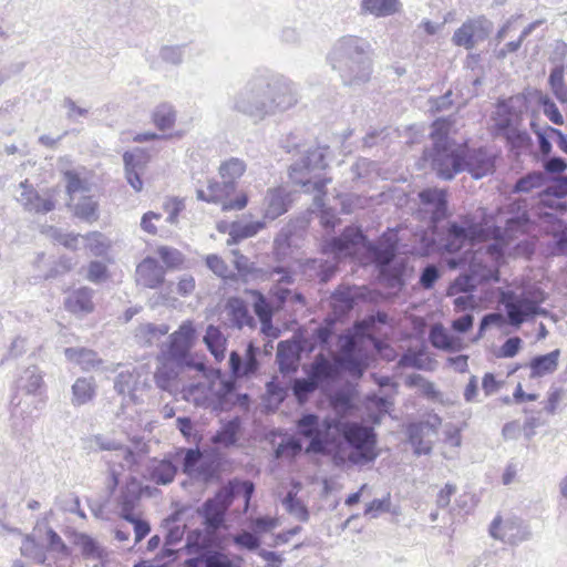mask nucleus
<instances>
[{"label": "nucleus", "mask_w": 567, "mask_h": 567, "mask_svg": "<svg viewBox=\"0 0 567 567\" xmlns=\"http://www.w3.org/2000/svg\"><path fill=\"white\" fill-rule=\"evenodd\" d=\"M451 122L439 118L432 125V148L424 152V159L437 176L450 181L456 174L468 172L478 179L493 171L492 157L483 148H470L466 144H458L450 137Z\"/></svg>", "instance_id": "3"}, {"label": "nucleus", "mask_w": 567, "mask_h": 567, "mask_svg": "<svg viewBox=\"0 0 567 567\" xmlns=\"http://www.w3.org/2000/svg\"><path fill=\"white\" fill-rule=\"evenodd\" d=\"M528 225V218L525 214L508 218L505 224L504 234L512 238L518 233H524Z\"/></svg>", "instance_id": "63"}, {"label": "nucleus", "mask_w": 567, "mask_h": 567, "mask_svg": "<svg viewBox=\"0 0 567 567\" xmlns=\"http://www.w3.org/2000/svg\"><path fill=\"white\" fill-rule=\"evenodd\" d=\"M289 207V195L282 187L269 188L264 197L262 214L265 219L275 220Z\"/></svg>", "instance_id": "18"}, {"label": "nucleus", "mask_w": 567, "mask_h": 567, "mask_svg": "<svg viewBox=\"0 0 567 567\" xmlns=\"http://www.w3.org/2000/svg\"><path fill=\"white\" fill-rule=\"evenodd\" d=\"M236 185L230 182L209 181L206 189H197V198L207 203L218 204L223 212L241 210L248 204V195L245 192L235 194Z\"/></svg>", "instance_id": "12"}, {"label": "nucleus", "mask_w": 567, "mask_h": 567, "mask_svg": "<svg viewBox=\"0 0 567 567\" xmlns=\"http://www.w3.org/2000/svg\"><path fill=\"white\" fill-rule=\"evenodd\" d=\"M327 147L313 146L305 150L296 159L289 172V177L295 185L300 186L306 194L313 195V207L318 209L317 217L322 227L332 229L339 223L334 210L327 208L323 203L326 186L331 178L322 176L321 172L327 167Z\"/></svg>", "instance_id": "5"}, {"label": "nucleus", "mask_w": 567, "mask_h": 567, "mask_svg": "<svg viewBox=\"0 0 567 567\" xmlns=\"http://www.w3.org/2000/svg\"><path fill=\"white\" fill-rule=\"evenodd\" d=\"M282 504L286 508V511L295 516L297 519L301 522H307L309 519V512L306 505L296 497V494L292 492H289L285 499L282 501Z\"/></svg>", "instance_id": "50"}, {"label": "nucleus", "mask_w": 567, "mask_h": 567, "mask_svg": "<svg viewBox=\"0 0 567 567\" xmlns=\"http://www.w3.org/2000/svg\"><path fill=\"white\" fill-rule=\"evenodd\" d=\"M185 365H177V363L163 359L162 364L157 368L154 380L156 385L168 393H174L178 390V375Z\"/></svg>", "instance_id": "20"}, {"label": "nucleus", "mask_w": 567, "mask_h": 567, "mask_svg": "<svg viewBox=\"0 0 567 567\" xmlns=\"http://www.w3.org/2000/svg\"><path fill=\"white\" fill-rule=\"evenodd\" d=\"M297 103V87L290 80L278 74L258 73L233 95L230 109L259 123Z\"/></svg>", "instance_id": "4"}, {"label": "nucleus", "mask_w": 567, "mask_h": 567, "mask_svg": "<svg viewBox=\"0 0 567 567\" xmlns=\"http://www.w3.org/2000/svg\"><path fill=\"white\" fill-rule=\"evenodd\" d=\"M399 0H361L360 11L377 18L389 17L398 12Z\"/></svg>", "instance_id": "29"}, {"label": "nucleus", "mask_w": 567, "mask_h": 567, "mask_svg": "<svg viewBox=\"0 0 567 567\" xmlns=\"http://www.w3.org/2000/svg\"><path fill=\"white\" fill-rule=\"evenodd\" d=\"M226 342L227 340L218 327L214 324L207 327L204 343L218 362L225 359Z\"/></svg>", "instance_id": "31"}, {"label": "nucleus", "mask_w": 567, "mask_h": 567, "mask_svg": "<svg viewBox=\"0 0 567 567\" xmlns=\"http://www.w3.org/2000/svg\"><path fill=\"white\" fill-rule=\"evenodd\" d=\"M218 473V463L214 457L203 456L192 478L209 482Z\"/></svg>", "instance_id": "49"}, {"label": "nucleus", "mask_w": 567, "mask_h": 567, "mask_svg": "<svg viewBox=\"0 0 567 567\" xmlns=\"http://www.w3.org/2000/svg\"><path fill=\"white\" fill-rule=\"evenodd\" d=\"M148 471L152 482L158 485H167L174 481L177 466L169 460L154 461Z\"/></svg>", "instance_id": "30"}, {"label": "nucleus", "mask_w": 567, "mask_h": 567, "mask_svg": "<svg viewBox=\"0 0 567 567\" xmlns=\"http://www.w3.org/2000/svg\"><path fill=\"white\" fill-rule=\"evenodd\" d=\"M504 138L511 144L513 148L526 150L532 145V138L525 130H520L519 126L509 131Z\"/></svg>", "instance_id": "57"}, {"label": "nucleus", "mask_w": 567, "mask_h": 567, "mask_svg": "<svg viewBox=\"0 0 567 567\" xmlns=\"http://www.w3.org/2000/svg\"><path fill=\"white\" fill-rule=\"evenodd\" d=\"M163 266L152 257H146L136 267V282L150 289L158 288L164 281Z\"/></svg>", "instance_id": "16"}, {"label": "nucleus", "mask_w": 567, "mask_h": 567, "mask_svg": "<svg viewBox=\"0 0 567 567\" xmlns=\"http://www.w3.org/2000/svg\"><path fill=\"white\" fill-rule=\"evenodd\" d=\"M64 355L69 362L79 365L83 371L95 370L102 364L97 353L86 348H65Z\"/></svg>", "instance_id": "22"}, {"label": "nucleus", "mask_w": 567, "mask_h": 567, "mask_svg": "<svg viewBox=\"0 0 567 567\" xmlns=\"http://www.w3.org/2000/svg\"><path fill=\"white\" fill-rule=\"evenodd\" d=\"M369 48L365 40L354 35L342 37L334 43L329 61L344 85L361 86L370 80L372 61Z\"/></svg>", "instance_id": "6"}, {"label": "nucleus", "mask_w": 567, "mask_h": 567, "mask_svg": "<svg viewBox=\"0 0 567 567\" xmlns=\"http://www.w3.org/2000/svg\"><path fill=\"white\" fill-rule=\"evenodd\" d=\"M226 509L220 508L216 503L206 501L204 504V522L209 533L216 530L223 525Z\"/></svg>", "instance_id": "41"}, {"label": "nucleus", "mask_w": 567, "mask_h": 567, "mask_svg": "<svg viewBox=\"0 0 567 567\" xmlns=\"http://www.w3.org/2000/svg\"><path fill=\"white\" fill-rule=\"evenodd\" d=\"M240 429V421L236 417L228 421L215 435L214 441L216 443L229 446L236 443L237 434Z\"/></svg>", "instance_id": "47"}, {"label": "nucleus", "mask_w": 567, "mask_h": 567, "mask_svg": "<svg viewBox=\"0 0 567 567\" xmlns=\"http://www.w3.org/2000/svg\"><path fill=\"white\" fill-rule=\"evenodd\" d=\"M254 491L255 486L251 482L233 480L226 486L220 488L216 496L210 501L216 503L220 508L227 511L236 497L243 496L245 501V508L247 509Z\"/></svg>", "instance_id": "15"}, {"label": "nucleus", "mask_w": 567, "mask_h": 567, "mask_svg": "<svg viewBox=\"0 0 567 567\" xmlns=\"http://www.w3.org/2000/svg\"><path fill=\"white\" fill-rule=\"evenodd\" d=\"M545 182V176L542 173H532L519 178L515 185V192L528 193L534 188H539Z\"/></svg>", "instance_id": "58"}, {"label": "nucleus", "mask_w": 567, "mask_h": 567, "mask_svg": "<svg viewBox=\"0 0 567 567\" xmlns=\"http://www.w3.org/2000/svg\"><path fill=\"white\" fill-rule=\"evenodd\" d=\"M422 429L413 425L409 429L410 443L414 449L416 455H427L432 452L431 441H425L422 435Z\"/></svg>", "instance_id": "51"}, {"label": "nucleus", "mask_w": 567, "mask_h": 567, "mask_svg": "<svg viewBox=\"0 0 567 567\" xmlns=\"http://www.w3.org/2000/svg\"><path fill=\"white\" fill-rule=\"evenodd\" d=\"M539 24L538 21L536 22H533L530 23L529 25H527L520 33L519 38L517 41H511L508 43L505 44L504 48H502L498 52H497V58L498 59H505L506 55L508 53H513V52H516L520 45H522V42L533 32V30Z\"/></svg>", "instance_id": "62"}, {"label": "nucleus", "mask_w": 567, "mask_h": 567, "mask_svg": "<svg viewBox=\"0 0 567 567\" xmlns=\"http://www.w3.org/2000/svg\"><path fill=\"white\" fill-rule=\"evenodd\" d=\"M137 378L134 373L130 371H122L117 374L115 382H114V389L118 394L122 395H128L130 400L135 401V384H136Z\"/></svg>", "instance_id": "46"}, {"label": "nucleus", "mask_w": 567, "mask_h": 567, "mask_svg": "<svg viewBox=\"0 0 567 567\" xmlns=\"http://www.w3.org/2000/svg\"><path fill=\"white\" fill-rule=\"evenodd\" d=\"M266 226L264 220L250 221L246 224L234 223L230 227L228 245L236 244L239 240L249 238L258 234Z\"/></svg>", "instance_id": "37"}, {"label": "nucleus", "mask_w": 567, "mask_h": 567, "mask_svg": "<svg viewBox=\"0 0 567 567\" xmlns=\"http://www.w3.org/2000/svg\"><path fill=\"white\" fill-rule=\"evenodd\" d=\"M560 351L558 349L543 355H536L530 360V378H542L554 373L558 368Z\"/></svg>", "instance_id": "23"}, {"label": "nucleus", "mask_w": 567, "mask_h": 567, "mask_svg": "<svg viewBox=\"0 0 567 567\" xmlns=\"http://www.w3.org/2000/svg\"><path fill=\"white\" fill-rule=\"evenodd\" d=\"M492 27V22L484 17L470 19L454 32L452 41L457 47L473 49L488 37Z\"/></svg>", "instance_id": "13"}, {"label": "nucleus", "mask_w": 567, "mask_h": 567, "mask_svg": "<svg viewBox=\"0 0 567 567\" xmlns=\"http://www.w3.org/2000/svg\"><path fill=\"white\" fill-rule=\"evenodd\" d=\"M33 417L30 411V404L19 402L11 411V427L17 433H23L32 424Z\"/></svg>", "instance_id": "39"}, {"label": "nucleus", "mask_w": 567, "mask_h": 567, "mask_svg": "<svg viewBox=\"0 0 567 567\" xmlns=\"http://www.w3.org/2000/svg\"><path fill=\"white\" fill-rule=\"evenodd\" d=\"M430 341L433 347L442 350L454 351L455 341L447 334L441 324H435L430 330Z\"/></svg>", "instance_id": "48"}, {"label": "nucleus", "mask_w": 567, "mask_h": 567, "mask_svg": "<svg viewBox=\"0 0 567 567\" xmlns=\"http://www.w3.org/2000/svg\"><path fill=\"white\" fill-rule=\"evenodd\" d=\"M254 310L255 313L258 316L260 322L262 323L264 328L271 322V307L269 306L266 298L259 292L256 293V298L254 301Z\"/></svg>", "instance_id": "60"}, {"label": "nucleus", "mask_w": 567, "mask_h": 567, "mask_svg": "<svg viewBox=\"0 0 567 567\" xmlns=\"http://www.w3.org/2000/svg\"><path fill=\"white\" fill-rule=\"evenodd\" d=\"M183 398L196 406H206L210 402V386L207 382L189 384L182 390Z\"/></svg>", "instance_id": "35"}, {"label": "nucleus", "mask_w": 567, "mask_h": 567, "mask_svg": "<svg viewBox=\"0 0 567 567\" xmlns=\"http://www.w3.org/2000/svg\"><path fill=\"white\" fill-rule=\"evenodd\" d=\"M492 537L501 539L509 545H517L522 542L528 540L532 536L530 530L526 525L518 520H502L496 517L489 528Z\"/></svg>", "instance_id": "14"}, {"label": "nucleus", "mask_w": 567, "mask_h": 567, "mask_svg": "<svg viewBox=\"0 0 567 567\" xmlns=\"http://www.w3.org/2000/svg\"><path fill=\"white\" fill-rule=\"evenodd\" d=\"M176 121V112L171 104H159L153 112V122L161 131L172 128Z\"/></svg>", "instance_id": "42"}, {"label": "nucleus", "mask_w": 567, "mask_h": 567, "mask_svg": "<svg viewBox=\"0 0 567 567\" xmlns=\"http://www.w3.org/2000/svg\"><path fill=\"white\" fill-rule=\"evenodd\" d=\"M95 395V383L92 378H79L72 385L71 402L80 406L90 402Z\"/></svg>", "instance_id": "32"}, {"label": "nucleus", "mask_w": 567, "mask_h": 567, "mask_svg": "<svg viewBox=\"0 0 567 567\" xmlns=\"http://www.w3.org/2000/svg\"><path fill=\"white\" fill-rule=\"evenodd\" d=\"M203 456L204 455L198 449L186 450L183 460V472L189 477H192Z\"/></svg>", "instance_id": "64"}, {"label": "nucleus", "mask_w": 567, "mask_h": 567, "mask_svg": "<svg viewBox=\"0 0 567 567\" xmlns=\"http://www.w3.org/2000/svg\"><path fill=\"white\" fill-rule=\"evenodd\" d=\"M340 421L320 417L315 413L302 414L296 422L297 433L309 441L307 453L329 455L342 454V442L338 437Z\"/></svg>", "instance_id": "8"}, {"label": "nucleus", "mask_w": 567, "mask_h": 567, "mask_svg": "<svg viewBox=\"0 0 567 567\" xmlns=\"http://www.w3.org/2000/svg\"><path fill=\"white\" fill-rule=\"evenodd\" d=\"M538 103L543 106L544 114L556 125H561L564 123L563 115L560 114L558 107L554 103V101L546 94H540L538 97Z\"/></svg>", "instance_id": "59"}, {"label": "nucleus", "mask_w": 567, "mask_h": 567, "mask_svg": "<svg viewBox=\"0 0 567 567\" xmlns=\"http://www.w3.org/2000/svg\"><path fill=\"white\" fill-rule=\"evenodd\" d=\"M229 365L231 374L237 379L254 374L259 367L257 349L250 343L247 347L245 359H243L238 352L231 351L229 355Z\"/></svg>", "instance_id": "19"}, {"label": "nucleus", "mask_w": 567, "mask_h": 567, "mask_svg": "<svg viewBox=\"0 0 567 567\" xmlns=\"http://www.w3.org/2000/svg\"><path fill=\"white\" fill-rule=\"evenodd\" d=\"M76 545L80 547L81 554L86 560H96L103 565L107 559L109 551L106 548L87 534L78 535Z\"/></svg>", "instance_id": "25"}, {"label": "nucleus", "mask_w": 567, "mask_h": 567, "mask_svg": "<svg viewBox=\"0 0 567 567\" xmlns=\"http://www.w3.org/2000/svg\"><path fill=\"white\" fill-rule=\"evenodd\" d=\"M421 200V210L430 214V226L432 229V240L436 249L451 255L462 250L458 257H452L447 265L452 269L466 268L467 272L460 276L454 284V288L461 291H471L480 282L487 280L491 270L485 265V257L498 261L503 257V246L499 240L486 245L473 251L475 243L488 239L492 235L498 237L501 230L492 229L486 223H483L476 215H461L454 220L441 221L446 216L447 199L446 192L440 188H425L419 193Z\"/></svg>", "instance_id": "1"}, {"label": "nucleus", "mask_w": 567, "mask_h": 567, "mask_svg": "<svg viewBox=\"0 0 567 567\" xmlns=\"http://www.w3.org/2000/svg\"><path fill=\"white\" fill-rule=\"evenodd\" d=\"M195 334L196 330L193 321H184L178 330L169 336L168 342L162 349L161 359H167L177 363V365H185L197 371H205V364L203 362H196L190 352L194 346Z\"/></svg>", "instance_id": "11"}, {"label": "nucleus", "mask_w": 567, "mask_h": 567, "mask_svg": "<svg viewBox=\"0 0 567 567\" xmlns=\"http://www.w3.org/2000/svg\"><path fill=\"white\" fill-rule=\"evenodd\" d=\"M548 84L555 97L560 103H567V84L565 82V65L556 64L549 74Z\"/></svg>", "instance_id": "38"}, {"label": "nucleus", "mask_w": 567, "mask_h": 567, "mask_svg": "<svg viewBox=\"0 0 567 567\" xmlns=\"http://www.w3.org/2000/svg\"><path fill=\"white\" fill-rule=\"evenodd\" d=\"M125 173L143 172L145 166L144 153L141 148L125 152L123 155Z\"/></svg>", "instance_id": "53"}, {"label": "nucleus", "mask_w": 567, "mask_h": 567, "mask_svg": "<svg viewBox=\"0 0 567 567\" xmlns=\"http://www.w3.org/2000/svg\"><path fill=\"white\" fill-rule=\"evenodd\" d=\"M493 131L495 136L504 137L509 131L519 126L520 115L505 103H499L493 117Z\"/></svg>", "instance_id": "21"}, {"label": "nucleus", "mask_w": 567, "mask_h": 567, "mask_svg": "<svg viewBox=\"0 0 567 567\" xmlns=\"http://www.w3.org/2000/svg\"><path fill=\"white\" fill-rule=\"evenodd\" d=\"M18 388L27 394H35L43 386V375L38 367H28L17 381Z\"/></svg>", "instance_id": "34"}, {"label": "nucleus", "mask_w": 567, "mask_h": 567, "mask_svg": "<svg viewBox=\"0 0 567 567\" xmlns=\"http://www.w3.org/2000/svg\"><path fill=\"white\" fill-rule=\"evenodd\" d=\"M320 384L310 375L308 379H296L292 384V392L299 401H305Z\"/></svg>", "instance_id": "54"}, {"label": "nucleus", "mask_w": 567, "mask_h": 567, "mask_svg": "<svg viewBox=\"0 0 567 567\" xmlns=\"http://www.w3.org/2000/svg\"><path fill=\"white\" fill-rule=\"evenodd\" d=\"M205 567H235L233 561L225 555L216 550H206L199 556Z\"/></svg>", "instance_id": "55"}, {"label": "nucleus", "mask_w": 567, "mask_h": 567, "mask_svg": "<svg viewBox=\"0 0 567 567\" xmlns=\"http://www.w3.org/2000/svg\"><path fill=\"white\" fill-rule=\"evenodd\" d=\"M338 437H342L351 449L347 460L353 465H368L379 456L377 434L372 427L358 423L341 422Z\"/></svg>", "instance_id": "9"}, {"label": "nucleus", "mask_w": 567, "mask_h": 567, "mask_svg": "<svg viewBox=\"0 0 567 567\" xmlns=\"http://www.w3.org/2000/svg\"><path fill=\"white\" fill-rule=\"evenodd\" d=\"M93 290L86 287L73 291L64 302L65 308L75 315H84L93 311Z\"/></svg>", "instance_id": "24"}, {"label": "nucleus", "mask_w": 567, "mask_h": 567, "mask_svg": "<svg viewBox=\"0 0 567 567\" xmlns=\"http://www.w3.org/2000/svg\"><path fill=\"white\" fill-rule=\"evenodd\" d=\"M411 383L419 386L422 394L427 399L445 404L444 394L435 388V384L421 374L410 377Z\"/></svg>", "instance_id": "45"}, {"label": "nucleus", "mask_w": 567, "mask_h": 567, "mask_svg": "<svg viewBox=\"0 0 567 567\" xmlns=\"http://www.w3.org/2000/svg\"><path fill=\"white\" fill-rule=\"evenodd\" d=\"M22 189L18 202L27 212L37 214H47L54 209V202L50 197H42L28 181L20 183Z\"/></svg>", "instance_id": "17"}, {"label": "nucleus", "mask_w": 567, "mask_h": 567, "mask_svg": "<svg viewBox=\"0 0 567 567\" xmlns=\"http://www.w3.org/2000/svg\"><path fill=\"white\" fill-rule=\"evenodd\" d=\"M399 365L402 368H415L419 370L425 369V358L422 351H414L409 349L399 360Z\"/></svg>", "instance_id": "61"}, {"label": "nucleus", "mask_w": 567, "mask_h": 567, "mask_svg": "<svg viewBox=\"0 0 567 567\" xmlns=\"http://www.w3.org/2000/svg\"><path fill=\"white\" fill-rule=\"evenodd\" d=\"M213 534L209 533V530L206 529V532L200 529H194L188 533L187 539H186V549L188 554H199L212 550V544H213Z\"/></svg>", "instance_id": "36"}, {"label": "nucleus", "mask_w": 567, "mask_h": 567, "mask_svg": "<svg viewBox=\"0 0 567 567\" xmlns=\"http://www.w3.org/2000/svg\"><path fill=\"white\" fill-rule=\"evenodd\" d=\"M301 443L295 437H288L282 441L275 450V457L282 458L288 457L292 458L301 452Z\"/></svg>", "instance_id": "56"}, {"label": "nucleus", "mask_w": 567, "mask_h": 567, "mask_svg": "<svg viewBox=\"0 0 567 567\" xmlns=\"http://www.w3.org/2000/svg\"><path fill=\"white\" fill-rule=\"evenodd\" d=\"M365 353L361 347V340L357 337L347 334L339 339V354L334 362L327 359L323 354L316 357L309 375L319 384L324 381L333 380L338 377L340 370L350 372L352 375H361L365 369Z\"/></svg>", "instance_id": "7"}, {"label": "nucleus", "mask_w": 567, "mask_h": 567, "mask_svg": "<svg viewBox=\"0 0 567 567\" xmlns=\"http://www.w3.org/2000/svg\"><path fill=\"white\" fill-rule=\"evenodd\" d=\"M185 54V45L175 44V45H163L159 49V58L163 62L171 65H179L184 61Z\"/></svg>", "instance_id": "52"}, {"label": "nucleus", "mask_w": 567, "mask_h": 567, "mask_svg": "<svg viewBox=\"0 0 567 567\" xmlns=\"http://www.w3.org/2000/svg\"><path fill=\"white\" fill-rule=\"evenodd\" d=\"M545 300L540 290L523 291L516 293L514 291L502 292L501 302L505 307L507 322L519 328L522 323L544 315L545 310L540 308V303Z\"/></svg>", "instance_id": "10"}, {"label": "nucleus", "mask_w": 567, "mask_h": 567, "mask_svg": "<svg viewBox=\"0 0 567 567\" xmlns=\"http://www.w3.org/2000/svg\"><path fill=\"white\" fill-rule=\"evenodd\" d=\"M277 362L279 370L284 373L295 372L299 362V348L295 343L281 341L278 344Z\"/></svg>", "instance_id": "27"}, {"label": "nucleus", "mask_w": 567, "mask_h": 567, "mask_svg": "<svg viewBox=\"0 0 567 567\" xmlns=\"http://www.w3.org/2000/svg\"><path fill=\"white\" fill-rule=\"evenodd\" d=\"M141 499V491L136 484H130L123 488L118 495L117 504L120 507L121 517L124 519H132L134 511Z\"/></svg>", "instance_id": "28"}, {"label": "nucleus", "mask_w": 567, "mask_h": 567, "mask_svg": "<svg viewBox=\"0 0 567 567\" xmlns=\"http://www.w3.org/2000/svg\"><path fill=\"white\" fill-rule=\"evenodd\" d=\"M227 311L233 327L241 329L244 327L251 328L255 326V319L241 299H229L227 302Z\"/></svg>", "instance_id": "26"}, {"label": "nucleus", "mask_w": 567, "mask_h": 567, "mask_svg": "<svg viewBox=\"0 0 567 567\" xmlns=\"http://www.w3.org/2000/svg\"><path fill=\"white\" fill-rule=\"evenodd\" d=\"M361 248L378 267L382 285L399 291L404 285L405 266L402 262H394L396 241L391 237H382L378 244L369 243L362 231L355 227H347L340 237H334L324 244L323 252H331L332 261L322 257L309 259L303 265V272L309 279H318L320 284H327L336 275L339 259L352 256Z\"/></svg>", "instance_id": "2"}, {"label": "nucleus", "mask_w": 567, "mask_h": 567, "mask_svg": "<svg viewBox=\"0 0 567 567\" xmlns=\"http://www.w3.org/2000/svg\"><path fill=\"white\" fill-rule=\"evenodd\" d=\"M21 554L41 565H48V557L42 545L38 544L31 536H25L21 545Z\"/></svg>", "instance_id": "44"}, {"label": "nucleus", "mask_w": 567, "mask_h": 567, "mask_svg": "<svg viewBox=\"0 0 567 567\" xmlns=\"http://www.w3.org/2000/svg\"><path fill=\"white\" fill-rule=\"evenodd\" d=\"M246 168L247 165L243 159L230 157L220 164L218 171L221 179L236 185V181L244 175Z\"/></svg>", "instance_id": "40"}, {"label": "nucleus", "mask_w": 567, "mask_h": 567, "mask_svg": "<svg viewBox=\"0 0 567 567\" xmlns=\"http://www.w3.org/2000/svg\"><path fill=\"white\" fill-rule=\"evenodd\" d=\"M74 215L92 223L99 218L97 203L91 196H83L74 204Z\"/></svg>", "instance_id": "43"}, {"label": "nucleus", "mask_w": 567, "mask_h": 567, "mask_svg": "<svg viewBox=\"0 0 567 567\" xmlns=\"http://www.w3.org/2000/svg\"><path fill=\"white\" fill-rule=\"evenodd\" d=\"M167 324L142 323L135 330V339L142 346H152L168 333Z\"/></svg>", "instance_id": "33"}]
</instances>
